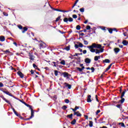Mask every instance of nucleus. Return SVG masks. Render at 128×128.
I'll use <instances>...</instances> for the list:
<instances>
[{"mask_svg": "<svg viewBox=\"0 0 128 128\" xmlns=\"http://www.w3.org/2000/svg\"><path fill=\"white\" fill-rule=\"evenodd\" d=\"M4 52H8V53L10 52V50H5Z\"/></svg>", "mask_w": 128, "mask_h": 128, "instance_id": "603ef678", "label": "nucleus"}, {"mask_svg": "<svg viewBox=\"0 0 128 128\" xmlns=\"http://www.w3.org/2000/svg\"><path fill=\"white\" fill-rule=\"evenodd\" d=\"M4 86V84L2 82H0V88H2Z\"/></svg>", "mask_w": 128, "mask_h": 128, "instance_id": "8fccbe9b", "label": "nucleus"}, {"mask_svg": "<svg viewBox=\"0 0 128 128\" xmlns=\"http://www.w3.org/2000/svg\"><path fill=\"white\" fill-rule=\"evenodd\" d=\"M84 44L87 46V44H88V42L86 40H84Z\"/></svg>", "mask_w": 128, "mask_h": 128, "instance_id": "7c9ffc66", "label": "nucleus"}, {"mask_svg": "<svg viewBox=\"0 0 128 128\" xmlns=\"http://www.w3.org/2000/svg\"><path fill=\"white\" fill-rule=\"evenodd\" d=\"M92 121H90L89 122V126H90V128H92Z\"/></svg>", "mask_w": 128, "mask_h": 128, "instance_id": "b1692460", "label": "nucleus"}, {"mask_svg": "<svg viewBox=\"0 0 128 128\" xmlns=\"http://www.w3.org/2000/svg\"><path fill=\"white\" fill-rule=\"evenodd\" d=\"M54 10H56V12H68V11H64V10H60L58 8H54Z\"/></svg>", "mask_w": 128, "mask_h": 128, "instance_id": "2eb2a0df", "label": "nucleus"}, {"mask_svg": "<svg viewBox=\"0 0 128 128\" xmlns=\"http://www.w3.org/2000/svg\"><path fill=\"white\" fill-rule=\"evenodd\" d=\"M6 40V38L4 36H0V42H4Z\"/></svg>", "mask_w": 128, "mask_h": 128, "instance_id": "9b49d317", "label": "nucleus"}, {"mask_svg": "<svg viewBox=\"0 0 128 128\" xmlns=\"http://www.w3.org/2000/svg\"><path fill=\"white\" fill-rule=\"evenodd\" d=\"M79 48H82L84 46V44L82 43H79L78 44Z\"/></svg>", "mask_w": 128, "mask_h": 128, "instance_id": "cd10ccee", "label": "nucleus"}, {"mask_svg": "<svg viewBox=\"0 0 128 128\" xmlns=\"http://www.w3.org/2000/svg\"><path fill=\"white\" fill-rule=\"evenodd\" d=\"M74 46L76 48H79L78 44H75Z\"/></svg>", "mask_w": 128, "mask_h": 128, "instance_id": "09e8293b", "label": "nucleus"}, {"mask_svg": "<svg viewBox=\"0 0 128 128\" xmlns=\"http://www.w3.org/2000/svg\"><path fill=\"white\" fill-rule=\"evenodd\" d=\"M65 50H70V46H66V47L65 48Z\"/></svg>", "mask_w": 128, "mask_h": 128, "instance_id": "e433bc0d", "label": "nucleus"}, {"mask_svg": "<svg viewBox=\"0 0 128 128\" xmlns=\"http://www.w3.org/2000/svg\"><path fill=\"white\" fill-rule=\"evenodd\" d=\"M83 54H86V50H84Z\"/></svg>", "mask_w": 128, "mask_h": 128, "instance_id": "3c124183", "label": "nucleus"}, {"mask_svg": "<svg viewBox=\"0 0 128 128\" xmlns=\"http://www.w3.org/2000/svg\"><path fill=\"white\" fill-rule=\"evenodd\" d=\"M33 67L34 68H38V66H36V64H33Z\"/></svg>", "mask_w": 128, "mask_h": 128, "instance_id": "58836bf2", "label": "nucleus"}, {"mask_svg": "<svg viewBox=\"0 0 128 128\" xmlns=\"http://www.w3.org/2000/svg\"><path fill=\"white\" fill-rule=\"evenodd\" d=\"M3 14L4 16H8V14L6 12H3Z\"/></svg>", "mask_w": 128, "mask_h": 128, "instance_id": "de8ad7c7", "label": "nucleus"}, {"mask_svg": "<svg viewBox=\"0 0 128 128\" xmlns=\"http://www.w3.org/2000/svg\"><path fill=\"white\" fill-rule=\"evenodd\" d=\"M23 30H24L22 31V32L24 34V33L25 32H26V30H28V28H26V27H24L23 28Z\"/></svg>", "mask_w": 128, "mask_h": 128, "instance_id": "393cba45", "label": "nucleus"}, {"mask_svg": "<svg viewBox=\"0 0 128 128\" xmlns=\"http://www.w3.org/2000/svg\"><path fill=\"white\" fill-rule=\"evenodd\" d=\"M84 62L86 64H90V62H92V60L88 58H86L85 59Z\"/></svg>", "mask_w": 128, "mask_h": 128, "instance_id": "0eeeda50", "label": "nucleus"}, {"mask_svg": "<svg viewBox=\"0 0 128 128\" xmlns=\"http://www.w3.org/2000/svg\"><path fill=\"white\" fill-rule=\"evenodd\" d=\"M23 104H26V106H28L29 108H31V106L29 104H26V102H23Z\"/></svg>", "mask_w": 128, "mask_h": 128, "instance_id": "4c0bfd02", "label": "nucleus"}, {"mask_svg": "<svg viewBox=\"0 0 128 128\" xmlns=\"http://www.w3.org/2000/svg\"><path fill=\"white\" fill-rule=\"evenodd\" d=\"M80 36H84V33H81Z\"/></svg>", "mask_w": 128, "mask_h": 128, "instance_id": "338daca9", "label": "nucleus"}, {"mask_svg": "<svg viewBox=\"0 0 128 128\" xmlns=\"http://www.w3.org/2000/svg\"><path fill=\"white\" fill-rule=\"evenodd\" d=\"M60 64L63 66H64V64H66V61H64V60H62L60 62Z\"/></svg>", "mask_w": 128, "mask_h": 128, "instance_id": "4be33fe9", "label": "nucleus"}, {"mask_svg": "<svg viewBox=\"0 0 128 128\" xmlns=\"http://www.w3.org/2000/svg\"><path fill=\"white\" fill-rule=\"evenodd\" d=\"M92 96L90 95L88 96L87 98L88 102H92Z\"/></svg>", "mask_w": 128, "mask_h": 128, "instance_id": "6e6552de", "label": "nucleus"}, {"mask_svg": "<svg viewBox=\"0 0 128 128\" xmlns=\"http://www.w3.org/2000/svg\"><path fill=\"white\" fill-rule=\"evenodd\" d=\"M80 66H82H82H84V64H80Z\"/></svg>", "mask_w": 128, "mask_h": 128, "instance_id": "69168bd1", "label": "nucleus"}, {"mask_svg": "<svg viewBox=\"0 0 128 128\" xmlns=\"http://www.w3.org/2000/svg\"><path fill=\"white\" fill-rule=\"evenodd\" d=\"M67 118H69L72 119V114L68 115Z\"/></svg>", "mask_w": 128, "mask_h": 128, "instance_id": "a878e982", "label": "nucleus"}, {"mask_svg": "<svg viewBox=\"0 0 128 128\" xmlns=\"http://www.w3.org/2000/svg\"><path fill=\"white\" fill-rule=\"evenodd\" d=\"M91 70H92V72H94V67L91 68Z\"/></svg>", "mask_w": 128, "mask_h": 128, "instance_id": "c03bdc74", "label": "nucleus"}, {"mask_svg": "<svg viewBox=\"0 0 128 128\" xmlns=\"http://www.w3.org/2000/svg\"><path fill=\"white\" fill-rule=\"evenodd\" d=\"M80 10L81 12H84V8H81L80 9Z\"/></svg>", "mask_w": 128, "mask_h": 128, "instance_id": "2f4dec72", "label": "nucleus"}, {"mask_svg": "<svg viewBox=\"0 0 128 128\" xmlns=\"http://www.w3.org/2000/svg\"><path fill=\"white\" fill-rule=\"evenodd\" d=\"M52 64H54V66H56V62H52Z\"/></svg>", "mask_w": 128, "mask_h": 128, "instance_id": "13d9d810", "label": "nucleus"}, {"mask_svg": "<svg viewBox=\"0 0 128 128\" xmlns=\"http://www.w3.org/2000/svg\"><path fill=\"white\" fill-rule=\"evenodd\" d=\"M71 110H72L74 112H76V108H74V109L72 108H71Z\"/></svg>", "mask_w": 128, "mask_h": 128, "instance_id": "79ce46f5", "label": "nucleus"}, {"mask_svg": "<svg viewBox=\"0 0 128 128\" xmlns=\"http://www.w3.org/2000/svg\"><path fill=\"white\" fill-rule=\"evenodd\" d=\"M18 28L20 30H22V26L19 25V26H18Z\"/></svg>", "mask_w": 128, "mask_h": 128, "instance_id": "a19ab883", "label": "nucleus"}, {"mask_svg": "<svg viewBox=\"0 0 128 128\" xmlns=\"http://www.w3.org/2000/svg\"><path fill=\"white\" fill-rule=\"evenodd\" d=\"M14 114H16V116H18V113L16 112V111L14 112Z\"/></svg>", "mask_w": 128, "mask_h": 128, "instance_id": "052dcab7", "label": "nucleus"}, {"mask_svg": "<svg viewBox=\"0 0 128 128\" xmlns=\"http://www.w3.org/2000/svg\"><path fill=\"white\" fill-rule=\"evenodd\" d=\"M96 98L97 102H98V96L96 95Z\"/></svg>", "mask_w": 128, "mask_h": 128, "instance_id": "6e6d98bb", "label": "nucleus"}, {"mask_svg": "<svg viewBox=\"0 0 128 128\" xmlns=\"http://www.w3.org/2000/svg\"><path fill=\"white\" fill-rule=\"evenodd\" d=\"M30 108H31V116L28 118V120H30V118H34V112L32 109V107H30Z\"/></svg>", "mask_w": 128, "mask_h": 128, "instance_id": "39448f33", "label": "nucleus"}, {"mask_svg": "<svg viewBox=\"0 0 128 128\" xmlns=\"http://www.w3.org/2000/svg\"><path fill=\"white\" fill-rule=\"evenodd\" d=\"M75 108L76 109V110H78V108H80V107H78V106H76L75 107Z\"/></svg>", "mask_w": 128, "mask_h": 128, "instance_id": "4d7b16f0", "label": "nucleus"}, {"mask_svg": "<svg viewBox=\"0 0 128 128\" xmlns=\"http://www.w3.org/2000/svg\"><path fill=\"white\" fill-rule=\"evenodd\" d=\"M126 90H125V91L123 92L122 94V95H121L122 100H120L122 104V102H124V98H124V94H126Z\"/></svg>", "mask_w": 128, "mask_h": 128, "instance_id": "7ed1b4c3", "label": "nucleus"}, {"mask_svg": "<svg viewBox=\"0 0 128 128\" xmlns=\"http://www.w3.org/2000/svg\"><path fill=\"white\" fill-rule=\"evenodd\" d=\"M13 44H14V46H18V44H16V42H14Z\"/></svg>", "mask_w": 128, "mask_h": 128, "instance_id": "5fc2aeb1", "label": "nucleus"}, {"mask_svg": "<svg viewBox=\"0 0 128 128\" xmlns=\"http://www.w3.org/2000/svg\"><path fill=\"white\" fill-rule=\"evenodd\" d=\"M12 110L14 112H16V110H14V108H12Z\"/></svg>", "mask_w": 128, "mask_h": 128, "instance_id": "e2e57ef3", "label": "nucleus"}, {"mask_svg": "<svg viewBox=\"0 0 128 128\" xmlns=\"http://www.w3.org/2000/svg\"><path fill=\"white\" fill-rule=\"evenodd\" d=\"M100 112V110H98L96 112V114H98Z\"/></svg>", "mask_w": 128, "mask_h": 128, "instance_id": "37998d69", "label": "nucleus"}, {"mask_svg": "<svg viewBox=\"0 0 128 128\" xmlns=\"http://www.w3.org/2000/svg\"><path fill=\"white\" fill-rule=\"evenodd\" d=\"M84 116L86 120L88 119V116L87 115H84Z\"/></svg>", "mask_w": 128, "mask_h": 128, "instance_id": "a18cd8bd", "label": "nucleus"}, {"mask_svg": "<svg viewBox=\"0 0 128 128\" xmlns=\"http://www.w3.org/2000/svg\"><path fill=\"white\" fill-rule=\"evenodd\" d=\"M59 20H60V16H59L56 18V22H58Z\"/></svg>", "mask_w": 128, "mask_h": 128, "instance_id": "72a5a7b5", "label": "nucleus"}, {"mask_svg": "<svg viewBox=\"0 0 128 128\" xmlns=\"http://www.w3.org/2000/svg\"><path fill=\"white\" fill-rule=\"evenodd\" d=\"M18 74L19 75V76H20V78H23L24 76V74L20 72V71H18L17 72Z\"/></svg>", "mask_w": 128, "mask_h": 128, "instance_id": "423d86ee", "label": "nucleus"}, {"mask_svg": "<svg viewBox=\"0 0 128 128\" xmlns=\"http://www.w3.org/2000/svg\"><path fill=\"white\" fill-rule=\"evenodd\" d=\"M103 62H106V63H108V64H110V60H108V59H106Z\"/></svg>", "mask_w": 128, "mask_h": 128, "instance_id": "412c9836", "label": "nucleus"}, {"mask_svg": "<svg viewBox=\"0 0 128 128\" xmlns=\"http://www.w3.org/2000/svg\"><path fill=\"white\" fill-rule=\"evenodd\" d=\"M28 56H29V58L30 60H34V58L36 57L34 56L32 54L29 53Z\"/></svg>", "mask_w": 128, "mask_h": 128, "instance_id": "20e7f679", "label": "nucleus"}, {"mask_svg": "<svg viewBox=\"0 0 128 128\" xmlns=\"http://www.w3.org/2000/svg\"><path fill=\"white\" fill-rule=\"evenodd\" d=\"M76 70H79V72H82V70H84V66H82V68H76Z\"/></svg>", "mask_w": 128, "mask_h": 128, "instance_id": "4468645a", "label": "nucleus"}, {"mask_svg": "<svg viewBox=\"0 0 128 128\" xmlns=\"http://www.w3.org/2000/svg\"><path fill=\"white\" fill-rule=\"evenodd\" d=\"M65 102H66V104H68V102H70V100L68 99L65 100Z\"/></svg>", "mask_w": 128, "mask_h": 128, "instance_id": "ea45409f", "label": "nucleus"}, {"mask_svg": "<svg viewBox=\"0 0 128 128\" xmlns=\"http://www.w3.org/2000/svg\"><path fill=\"white\" fill-rule=\"evenodd\" d=\"M123 46L122 45H120L119 47L120 48H123Z\"/></svg>", "mask_w": 128, "mask_h": 128, "instance_id": "680f3d73", "label": "nucleus"}, {"mask_svg": "<svg viewBox=\"0 0 128 128\" xmlns=\"http://www.w3.org/2000/svg\"><path fill=\"white\" fill-rule=\"evenodd\" d=\"M108 32H110V34H112V30L110 29V30H108Z\"/></svg>", "mask_w": 128, "mask_h": 128, "instance_id": "49530a36", "label": "nucleus"}, {"mask_svg": "<svg viewBox=\"0 0 128 128\" xmlns=\"http://www.w3.org/2000/svg\"><path fill=\"white\" fill-rule=\"evenodd\" d=\"M112 64H110V66H108V67L106 68V72H108L112 68Z\"/></svg>", "mask_w": 128, "mask_h": 128, "instance_id": "6ab92c4d", "label": "nucleus"}, {"mask_svg": "<svg viewBox=\"0 0 128 128\" xmlns=\"http://www.w3.org/2000/svg\"><path fill=\"white\" fill-rule=\"evenodd\" d=\"M124 36H126V32L124 33Z\"/></svg>", "mask_w": 128, "mask_h": 128, "instance_id": "bf43d9fd", "label": "nucleus"}, {"mask_svg": "<svg viewBox=\"0 0 128 128\" xmlns=\"http://www.w3.org/2000/svg\"><path fill=\"white\" fill-rule=\"evenodd\" d=\"M58 71L54 70V74L55 76H58Z\"/></svg>", "mask_w": 128, "mask_h": 128, "instance_id": "c756f323", "label": "nucleus"}, {"mask_svg": "<svg viewBox=\"0 0 128 128\" xmlns=\"http://www.w3.org/2000/svg\"><path fill=\"white\" fill-rule=\"evenodd\" d=\"M46 45L45 43L42 42V43L40 44V48H46Z\"/></svg>", "mask_w": 128, "mask_h": 128, "instance_id": "9d476101", "label": "nucleus"}, {"mask_svg": "<svg viewBox=\"0 0 128 128\" xmlns=\"http://www.w3.org/2000/svg\"><path fill=\"white\" fill-rule=\"evenodd\" d=\"M86 30H90V26H87L86 27Z\"/></svg>", "mask_w": 128, "mask_h": 128, "instance_id": "f704fd0d", "label": "nucleus"}, {"mask_svg": "<svg viewBox=\"0 0 128 128\" xmlns=\"http://www.w3.org/2000/svg\"><path fill=\"white\" fill-rule=\"evenodd\" d=\"M76 29L78 30H80V25H78L76 27Z\"/></svg>", "mask_w": 128, "mask_h": 128, "instance_id": "bb28decb", "label": "nucleus"}, {"mask_svg": "<svg viewBox=\"0 0 128 128\" xmlns=\"http://www.w3.org/2000/svg\"><path fill=\"white\" fill-rule=\"evenodd\" d=\"M84 24H88V20H86L84 22Z\"/></svg>", "mask_w": 128, "mask_h": 128, "instance_id": "0e129e2a", "label": "nucleus"}, {"mask_svg": "<svg viewBox=\"0 0 128 128\" xmlns=\"http://www.w3.org/2000/svg\"><path fill=\"white\" fill-rule=\"evenodd\" d=\"M120 50L118 48H114V52L116 54H118V52H120Z\"/></svg>", "mask_w": 128, "mask_h": 128, "instance_id": "ddd939ff", "label": "nucleus"}, {"mask_svg": "<svg viewBox=\"0 0 128 128\" xmlns=\"http://www.w3.org/2000/svg\"><path fill=\"white\" fill-rule=\"evenodd\" d=\"M74 114L77 116H82V114L80 113V112H74Z\"/></svg>", "mask_w": 128, "mask_h": 128, "instance_id": "1a4fd4ad", "label": "nucleus"}, {"mask_svg": "<svg viewBox=\"0 0 128 128\" xmlns=\"http://www.w3.org/2000/svg\"><path fill=\"white\" fill-rule=\"evenodd\" d=\"M76 119H74V120L71 122V124H76Z\"/></svg>", "mask_w": 128, "mask_h": 128, "instance_id": "aec40b11", "label": "nucleus"}, {"mask_svg": "<svg viewBox=\"0 0 128 128\" xmlns=\"http://www.w3.org/2000/svg\"><path fill=\"white\" fill-rule=\"evenodd\" d=\"M3 98L4 100H5V102H7V104H10V101L6 100V98Z\"/></svg>", "mask_w": 128, "mask_h": 128, "instance_id": "5701e85b", "label": "nucleus"}, {"mask_svg": "<svg viewBox=\"0 0 128 128\" xmlns=\"http://www.w3.org/2000/svg\"><path fill=\"white\" fill-rule=\"evenodd\" d=\"M104 46L102 48V44L93 43L91 46H87L91 52H96V54L104 52Z\"/></svg>", "mask_w": 128, "mask_h": 128, "instance_id": "f257e3e1", "label": "nucleus"}, {"mask_svg": "<svg viewBox=\"0 0 128 128\" xmlns=\"http://www.w3.org/2000/svg\"><path fill=\"white\" fill-rule=\"evenodd\" d=\"M100 58V56H96L94 58V60H98Z\"/></svg>", "mask_w": 128, "mask_h": 128, "instance_id": "f3484780", "label": "nucleus"}, {"mask_svg": "<svg viewBox=\"0 0 128 128\" xmlns=\"http://www.w3.org/2000/svg\"><path fill=\"white\" fill-rule=\"evenodd\" d=\"M66 86L68 88L69 90H70V88H72V86L70 84H67Z\"/></svg>", "mask_w": 128, "mask_h": 128, "instance_id": "473e14b6", "label": "nucleus"}, {"mask_svg": "<svg viewBox=\"0 0 128 128\" xmlns=\"http://www.w3.org/2000/svg\"><path fill=\"white\" fill-rule=\"evenodd\" d=\"M122 44H123L124 45V46H128V42H126V40H123V42H122Z\"/></svg>", "mask_w": 128, "mask_h": 128, "instance_id": "a211bd4d", "label": "nucleus"}, {"mask_svg": "<svg viewBox=\"0 0 128 128\" xmlns=\"http://www.w3.org/2000/svg\"><path fill=\"white\" fill-rule=\"evenodd\" d=\"M66 108H67L66 106H63L62 108H63V110H66Z\"/></svg>", "mask_w": 128, "mask_h": 128, "instance_id": "864d4df0", "label": "nucleus"}, {"mask_svg": "<svg viewBox=\"0 0 128 128\" xmlns=\"http://www.w3.org/2000/svg\"><path fill=\"white\" fill-rule=\"evenodd\" d=\"M86 70H90V68L88 67V68H86Z\"/></svg>", "mask_w": 128, "mask_h": 128, "instance_id": "774afa93", "label": "nucleus"}, {"mask_svg": "<svg viewBox=\"0 0 128 128\" xmlns=\"http://www.w3.org/2000/svg\"><path fill=\"white\" fill-rule=\"evenodd\" d=\"M63 76H64V78H68V73L66 72H64L63 74Z\"/></svg>", "mask_w": 128, "mask_h": 128, "instance_id": "f8f14e48", "label": "nucleus"}, {"mask_svg": "<svg viewBox=\"0 0 128 128\" xmlns=\"http://www.w3.org/2000/svg\"><path fill=\"white\" fill-rule=\"evenodd\" d=\"M4 94H8V96H12V94L10 93V92H8L4 91Z\"/></svg>", "mask_w": 128, "mask_h": 128, "instance_id": "dca6fc26", "label": "nucleus"}, {"mask_svg": "<svg viewBox=\"0 0 128 128\" xmlns=\"http://www.w3.org/2000/svg\"><path fill=\"white\" fill-rule=\"evenodd\" d=\"M119 124H121V126H123V128L126 127V126H124V124L123 122L119 123Z\"/></svg>", "mask_w": 128, "mask_h": 128, "instance_id": "c85d7f7f", "label": "nucleus"}, {"mask_svg": "<svg viewBox=\"0 0 128 128\" xmlns=\"http://www.w3.org/2000/svg\"><path fill=\"white\" fill-rule=\"evenodd\" d=\"M72 18H78V16L76 14H73Z\"/></svg>", "mask_w": 128, "mask_h": 128, "instance_id": "c9c22d12", "label": "nucleus"}, {"mask_svg": "<svg viewBox=\"0 0 128 128\" xmlns=\"http://www.w3.org/2000/svg\"><path fill=\"white\" fill-rule=\"evenodd\" d=\"M73 21H74V19H72V18H65L64 19V22H72Z\"/></svg>", "mask_w": 128, "mask_h": 128, "instance_id": "f03ea898", "label": "nucleus"}]
</instances>
